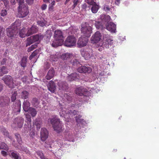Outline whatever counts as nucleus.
<instances>
[{"mask_svg":"<svg viewBox=\"0 0 159 159\" xmlns=\"http://www.w3.org/2000/svg\"><path fill=\"white\" fill-rule=\"evenodd\" d=\"M48 121H50L54 130L57 132L59 133L63 129V125L57 116L55 115L52 118H49Z\"/></svg>","mask_w":159,"mask_h":159,"instance_id":"obj_1","label":"nucleus"},{"mask_svg":"<svg viewBox=\"0 0 159 159\" xmlns=\"http://www.w3.org/2000/svg\"><path fill=\"white\" fill-rule=\"evenodd\" d=\"M20 23L18 21H16L11 25L7 29V34L8 37L11 39L16 37L18 33V29L20 28Z\"/></svg>","mask_w":159,"mask_h":159,"instance_id":"obj_2","label":"nucleus"},{"mask_svg":"<svg viewBox=\"0 0 159 159\" xmlns=\"http://www.w3.org/2000/svg\"><path fill=\"white\" fill-rule=\"evenodd\" d=\"M18 2V15L20 18L26 16L29 13L27 7L24 4V0H17Z\"/></svg>","mask_w":159,"mask_h":159,"instance_id":"obj_3","label":"nucleus"},{"mask_svg":"<svg viewBox=\"0 0 159 159\" xmlns=\"http://www.w3.org/2000/svg\"><path fill=\"white\" fill-rule=\"evenodd\" d=\"M58 109L60 116L65 118H67L68 119L70 118V116H72L77 114V111L75 110H67L65 108H63L60 103L58 107Z\"/></svg>","mask_w":159,"mask_h":159,"instance_id":"obj_4","label":"nucleus"},{"mask_svg":"<svg viewBox=\"0 0 159 159\" xmlns=\"http://www.w3.org/2000/svg\"><path fill=\"white\" fill-rule=\"evenodd\" d=\"M10 103V99L7 96L0 97V107L3 109V112L5 113H7L8 111V106Z\"/></svg>","mask_w":159,"mask_h":159,"instance_id":"obj_5","label":"nucleus"},{"mask_svg":"<svg viewBox=\"0 0 159 159\" xmlns=\"http://www.w3.org/2000/svg\"><path fill=\"white\" fill-rule=\"evenodd\" d=\"M113 40L109 37L107 34H105L103 35V40L99 44V46H103V47L109 48L113 43Z\"/></svg>","mask_w":159,"mask_h":159,"instance_id":"obj_6","label":"nucleus"},{"mask_svg":"<svg viewBox=\"0 0 159 159\" xmlns=\"http://www.w3.org/2000/svg\"><path fill=\"white\" fill-rule=\"evenodd\" d=\"M43 38V36L42 35L38 34L28 38L27 39L26 46L27 47L30 46L35 42H37V43H38Z\"/></svg>","mask_w":159,"mask_h":159,"instance_id":"obj_7","label":"nucleus"},{"mask_svg":"<svg viewBox=\"0 0 159 159\" xmlns=\"http://www.w3.org/2000/svg\"><path fill=\"white\" fill-rule=\"evenodd\" d=\"M81 31L85 37H88L91 35L92 33V28L88 23H85L82 25Z\"/></svg>","mask_w":159,"mask_h":159,"instance_id":"obj_8","label":"nucleus"},{"mask_svg":"<svg viewBox=\"0 0 159 159\" xmlns=\"http://www.w3.org/2000/svg\"><path fill=\"white\" fill-rule=\"evenodd\" d=\"M76 40L75 38L73 36H70L66 39L65 43V46L71 47L75 45Z\"/></svg>","mask_w":159,"mask_h":159,"instance_id":"obj_9","label":"nucleus"},{"mask_svg":"<svg viewBox=\"0 0 159 159\" xmlns=\"http://www.w3.org/2000/svg\"><path fill=\"white\" fill-rule=\"evenodd\" d=\"M81 54L85 59L90 58L93 55V50L91 48H86L81 50Z\"/></svg>","mask_w":159,"mask_h":159,"instance_id":"obj_10","label":"nucleus"},{"mask_svg":"<svg viewBox=\"0 0 159 159\" xmlns=\"http://www.w3.org/2000/svg\"><path fill=\"white\" fill-rule=\"evenodd\" d=\"M5 84L11 88H13L15 85L13 82V79L12 77L9 75H5L2 79Z\"/></svg>","mask_w":159,"mask_h":159,"instance_id":"obj_11","label":"nucleus"},{"mask_svg":"<svg viewBox=\"0 0 159 159\" xmlns=\"http://www.w3.org/2000/svg\"><path fill=\"white\" fill-rule=\"evenodd\" d=\"M91 41L93 43H100L102 42V35L99 31L96 32L92 36L91 39Z\"/></svg>","mask_w":159,"mask_h":159,"instance_id":"obj_12","label":"nucleus"},{"mask_svg":"<svg viewBox=\"0 0 159 159\" xmlns=\"http://www.w3.org/2000/svg\"><path fill=\"white\" fill-rule=\"evenodd\" d=\"M24 120L21 117H18L16 118L12 125L13 127L16 128H21L23 124Z\"/></svg>","mask_w":159,"mask_h":159,"instance_id":"obj_13","label":"nucleus"},{"mask_svg":"<svg viewBox=\"0 0 159 159\" xmlns=\"http://www.w3.org/2000/svg\"><path fill=\"white\" fill-rule=\"evenodd\" d=\"M48 131L45 128H42L41 129L40 132V138L42 141L44 142L46 140L48 137Z\"/></svg>","mask_w":159,"mask_h":159,"instance_id":"obj_14","label":"nucleus"},{"mask_svg":"<svg viewBox=\"0 0 159 159\" xmlns=\"http://www.w3.org/2000/svg\"><path fill=\"white\" fill-rule=\"evenodd\" d=\"M77 70L80 73H89L91 72L92 69L89 67L82 66L79 67Z\"/></svg>","mask_w":159,"mask_h":159,"instance_id":"obj_15","label":"nucleus"},{"mask_svg":"<svg viewBox=\"0 0 159 159\" xmlns=\"http://www.w3.org/2000/svg\"><path fill=\"white\" fill-rule=\"evenodd\" d=\"M106 29L111 33H116V25L112 22H107L106 25Z\"/></svg>","mask_w":159,"mask_h":159,"instance_id":"obj_16","label":"nucleus"},{"mask_svg":"<svg viewBox=\"0 0 159 159\" xmlns=\"http://www.w3.org/2000/svg\"><path fill=\"white\" fill-rule=\"evenodd\" d=\"M67 80L69 81H72L76 80L81 79L83 78L80 76V75L76 73H74L71 74L67 77Z\"/></svg>","mask_w":159,"mask_h":159,"instance_id":"obj_17","label":"nucleus"},{"mask_svg":"<svg viewBox=\"0 0 159 159\" xmlns=\"http://www.w3.org/2000/svg\"><path fill=\"white\" fill-rule=\"evenodd\" d=\"M21 103L20 101H17L13 105V112L15 114H17L19 113L20 111Z\"/></svg>","mask_w":159,"mask_h":159,"instance_id":"obj_18","label":"nucleus"},{"mask_svg":"<svg viewBox=\"0 0 159 159\" xmlns=\"http://www.w3.org/2000/svg\"><path fill=\"white\" fill-rule=\"evenodd\" d=\"M58 85L59 90L61 91L66 90L68 89L67 84L65 81H60L58 83Z\"/></svg>","mask_w":159,"mask_h":159,"instance_id":"obj_19","label":"nucleus"},{"mask_svg":"<svg viewBox=\"0 0 159 159\" xmlns=\"http://www.w3.org/2000/svg\"><path fill=\"white\" fill-rule=\"evenodd\" d=\"M81 93H82V96H84V98L85 101H87L89 100V96L90 95V92L88 91L87 89L83 87V90L80 91Z\"/></svg>","mask_w":159,"mask_h":159,"instance_id":"obj_20","label":"nucleus"},{"mask_svg":"<svg viewBox=\"0 0 159 159\" xmlns=\"http://www.w3.org/2000/svg\"><path fill=\"white\" fill-rule=\"evenodd\" d=\"M87 39L85 37H82L79 38L78 41V45L79 47H81L86 46L87 42Z\"/></svg>","mask_w":159,"mask_h":159,"instance_id":"obj_21","label":"nucleus"},{"mask_svg":"<svg viewBox=\"0 0 159 159\" xmlns=\"http://www.w3.org/2000/svg\"><path fill=\"white\" fill-rule=\"evenodd\" d=\"M54 39H56L58 40H63V36L62 31L59 30H55L54 34Z\"/></svg>","mask_w":159,"mask_h":159,"instance_id":"obj_22","label":"nucleus"},{"mask_svg":"<svg viewBox=\"0 0 159 159\" xmlns=\"http://www.w3.org/2000/svg\"><path fill=\"white\" fill-rule=\"evenodd\" d=\"M82 117L81 115H79L78 116L75 117L76 122L80 126V127H84L87 124L86 122L83 119L80 118Z\"/></svg>","mask_w":159,"mask_h":159,"instance_id":"obj_23","label":"nucleus"},{"mask_svg":"<svg viewBox=\"0 0 159 159\" xmlns=\"http://www.w3.org/2000/svg\"><path fill=\"white\" fill-rule=\"evenodd\" d=\"M75 134H72V133L70 132H68L66 133L65 134V137L66 139L68 141L70 142H74L75 140Z\"/></svg>","mask_w":159,"mask_h":159,"instance_id":"obj_24","label":"nucleus"},{"mask_svg":"<svg viewBox=\"0 0 159 159\" xmlns=\"http://www.w3.org/2000/svg\"><path fill=\"white\" fill-rule=\"evenodd\" d=\"M48 89L51 93H53L56 89L55 84L54 82L52 80L50 81L47 85Z\"/></svg>","mask_w":159,"mask_h":159,"instance_id":"obj_25","label":"nucleus"},{"mask_svg":"<svg viewBox=\"0 0 159 159\" xmlns=\"http://www.w3.org/2000/svg\"><path fill=\"white\" fill-rule=\"evenodd\" d=\"M37 31V28L35 25H33L29 28L27 32V36H29L33 34L36 33Z\"/></svg>","mask_w":159,"mask_h":159,"instance_id":"obj_26","label":"nucleus"},{"mask_svg":"<svg viewBox=\"0 0 159 159\" xmlns=\"http://www.w3.org/2000/svg\"><path fill=\"white\" fill-rule=\"evenodd\" d=\"M55 71L52 68H51L48 71L47 75L46 76V78L48 80H50L51 79L54 75Z\"/></svg>","mask_w":159,"mask_h":159,"instance_id":"obj_27","label":"nucleus"},{"mask_svg":"<svg viewBox=\"0 0 159 159\" xmlns=\"http://www.w3.org/2000/svg\"><path fill=\"white\" fill-rule=\"evenodd\" d=\"M52 35V33L50 30H48L46 32L44 36H43V38L45 40L46 43H48L50 40L51 37Z\"/></svg>","mask_w":159,"mask_h":159,"instance_id":"obj_28","label":"nucleus"},{"mask_svg":"<svg viewBox=\"0 0 159 159\" xmlns=\"http://www.w3.org/2000/svg\"><path fill=\"white\" fill-rule=\"evenodd\" d=\"M8 154L13 159H21V157L19 154L16 152L12 151L11 153L8 152Z\"/></svg>","mask_w":159,"mask_h":159,"instance_id":"obj_29","label":"nucleus"},{"mask_svg":"<svg viewBox=\"0 0 159 159\" xmlns=\"http://www.w3.org/2000/svg\"><path fill=\"white\" fill-rule=\"evenodd\" d=\"M63 43V40H59L56 39H55L52 41L51 45L52 47L56 48L58 46L61 45Z\"/></svg>","mask_w":159,"mask_h":159,"instance_id":"obj_30","label":"nucleus"},{"mask_svg":"<svg viewBox=\"0 0 159 159\" xmlns=\"http://www.w3.org/2000/svg\"><path fill=\"white\" fill-rule=\"evenodd\" d=\"M30 106V102L27 100H25L23 104V109L25 112L28 111L29 109Z\"/></svg>","mask_w":159,"mask_h":159,"instance_id":"obj_31","label":"nucleus"},{"mask_svg":"<svg viewBox=\"0 0 159 159\" xmlns=\"http://www.w3.org/2000/svg\"><path fill=\"white\" fill-rule=\"evenodd\" d=\"M42 123L41 119L40 118H37L36 119L34 124L36 126L37 129H39L41 127Z\"/></svg>","mask_w":159,"mask_h":159,"instance_id":"obj_32","label":"nucleus"},{"mask_svg":"<svg viewBox=\"0 0 159 159\" xmlns=\"http://www.w3.org/2000/svg\"><path fill=\"white\" fill-rule=\"evenodd\" d=\"M8 70L5 66H2L0 68V76H2L4 75L7 73Z\"/></svg>","mask_w":159,"mask_h":159,"instance_id":"obj_33","label":"nucleus"},{"mask_svg":"<svg viewBox=\"0 0 159 159\" xmlns=\"http://www.w3.org/2000/svg\"><path fill=\"white\" fill-rule=\"evenodd\" d=\"M99 8L98 6L95 3L92 5L90 9H91V11L93 13H95L98 11Z\"/></svg>","mask_w":159,"mask_h":159,"instance_id":"obj_34","label":"nucleus"},{"mask_svg":"<svg viewBox=\"0 0 159 159\" xmlns=\"http://www.w3.org/2000/svg\"><path fill=\"white\" fill-rule=\"evenodd\" d=\"M28 111L29 112L33 117L35 116L37 114V111L36 109L31 107L29 108V109Z\"/></svg>","mask_w":159,"mask_h":159,"instance_id":"obj_35","label":"nucleus"},{"mask_svg":"<svg viewBox=\"0 0 159 159\" xmlns=\"http://www.w3.org/2000/svg\"><path fill=\"white\" fill-rule=\"evenodd\" d=\"M32 104L35 107H37L39 104V102L37 98H34L32 99L31 101Z\"/></svg>","mask_w":159,"mask_h":159,"instance_id":"obj_36","label":"nucleus"},{"mask_svg":"<svg viewBox=\"0 0 159 159\" xmlns=\"http://www.w3.org/2000/svg\"><path fill=\"white\" fill-rule=\"evenodd\" d=\"M26 30L25 28L22 29L19 32V35L21 38H24L27 36V32H26Z\"/></svg>","mask_w":159,"mask_h":159,"instance_id":"obj_37","label":"nucleus"},{"mask_svg":"<svg viewBox=\"0 0 159 159\" xmlns=\"http://www.w3.org/2000/svg\"><path fill=\"white\" fill-rule=\"evenodd\" d=\"M63 99L65 101H67L68 103H69L72 100V97L69 94L65 93L64 95Z\"/></svg>","mask_w":159,"mask_h":159,"instance_id":"obj_38","label":"nucleus"},{"mask_svg":"<svg viewBox=\"0 0 159 159\" xmlns=\"http://www.w3.org/2000/svg\"><path fill=\"white\" fill-rule=\"evenodd\" d=\"M29 93L26 91H23L21 92L20 95L21 98L23 99H26L28 98Z\"/></svg>","mask_w":159,"mask_h":159,"instance_id":"obj_39","label":"nucleus"},{"mask_svg":"<svg viewBox=\"0 0 159 159\" xmlns=\"http://www.w3.org/2000/svg\"><path fill=\"white\" fill-rule=\"evenodd\" d=\"M9 149L8 145L4 142H2L0 144V149L4 150L7 151Z\"/></svg>","mask_w":159,"mask_h":159,"instance_id":"obj_40","label":"nucleus"},{"mask_svg":"<svg viewBox=\"0 0 159 159\" xmlns=\"http://www.w3.org/2000/svg\"><path fill=\"white\" fill-rule=\"evenodd\" d=\"M39 52V50L37 49L35 50L33 52L32 54L30 56L29 59L30 60H31L33 58H34L36 59L37 57V55Z\"/></svg>","mask_w":159,"mask_h":159,"instance_id":"obj_41","label":"nucleus"},{"mask_svg":"<svg viewBox=\"0 0 159 159\" xmlns=\"http://www.w3.org/2000/svg\"><path fill=\"white\" fill-rule=\"evenodd\" d=\"M72 65L75 68L79 66L80 64L79 61L76 59H74L71 62Z\"/></svg>","mask_w":159,"mask_h":159,"instance_id":"obj_42","label":"nucleus"},{"mask_svg":"<svg viewBox=\"0 0 159 159\" xmlns=\"http://www.w3.org/2000/svg\"><path fill=\"white\" fill-rule=\"evenodd\" d=\"M91 6L88 5L86 3H84L82 6V11H89L90 9Z\"/></svg>","mask_w":159,"mask_h":159,"instance_id":"obj_43","label":"nucleus"},{"mask_svg":"<svg viewBox=\"0 0 159 159\" xmlns=\"http://www.w3.org/2000/svg\"><path fill=\"white\" fill-rule=\"evenodd\" d=\"M71 56V54L67 53L63 54L61 56V58L64 60H66L69 59Z\"/></svg>","mask_w":159,"mask_h":159,"instance_id":"obj_44","label":"nucleus"},{"mask_svg":"<svg viewBox=\"0 0 159 159\" xmlns=\"http://www.w3.org/2000/svg\"><path fill=\"white\" fill-rule=\"evenodd\" d=\"M27 57H23L21 61V66L24 67L26 66V64L27 62Z\"/></svg>","mask_w":159,"mask_h":159,"instance_id":"obj_45","label":"nucleus"},{"mask_svg":"<svg viewBox=\"0 0 159 159\" xmlns=\"http://www.w3.org/2000/svg\"><path fill=\"white\" fill-rule=\"evenodd\" d=\"M37 24L41 27L45 26L46 23V21L44 19H41L40 20H38L37 22Z\"/></svg>","mask_w":159,"mask_h":159,"instance_id":"obj_46","label":"nucleus"},{"mask_svg":"<svg viewBox=\"0 0 159 159\" xmlns=\"http://www.w3.org/2000/svg\"><path fill=\"white\" fill-rule=\"evenodd\" d=\"M83 87H80L78 88H77L75 90V92L78 95L80 96H82V93H81L80 91L82 90H83Z\"/></svg>","mask_w":159,"mask_h":159,"instance_id":"obj_47","label":"nucleus"},{"mask_svg":"<svg viewBox=\"0 0 159 159\" xmlns=\"http://www.w3.org/2000/svg\"><path fill=\"white\" fill-rule=\"evenodd\" d=\"M94 24L96 27L97 29H102V23L100 22L95 21Z\"/></svg>","mask_w":159,"mask_h":159,"instance_id":"obj_48","label":"nucleus"},{"mask_svg":"<svg viewBox=\"0 0 159 159\" xmlns=\"http://www.w3.org/2000/svg\"><path fill=\"white\" fill-rule=\"evenodd\" d=\"M17 94L16 91H14L12 92L11 96V101L12 102H14L16 99V96Z\"/></svg>","mask_w":159,"mask_h":159,"instance_id":"obj_49","label":"nucleus"},{"mask_svg":"<svg viewBox=\"0 0 159 159\" xmlns=\"http://www.w3.org/2000/svg\"><path fill=\"white\" fill-rule=\"evenodd\" d=\"M53 143L52 141V140H50L49 141H47L45 142V147L46 148H51V145ZM48 149L49 150V149Z\"/></svg>","mask_w":159,"mask_h":159,"instance_id":"obj_50","label":"nucleus"},{"mask_svg":"<svg viewBox=\"0 0 159 159\" xmlns=\"http://www.w3.org/2000/svg\"><path fill=\"white\" fill-rule=\"evenodd\" d=\"M15 136L18 143L20 144H21L22 143V141L21 140V139L20 138V135L16 133L15 134Z\"/></svg>","mask_w":159,"mask_h":159,"instance_id":"obj_51","label":"nucleus"},{"mask_svg":"<svg viewBox=\"0 0 159 159\" xmlns=\"http://www.w3.org/2000/svg\"><path fill=\"white\" fill-rule=\"evenodd\" d=\"M20 145H21V144ZM17 149L20 150V151L26 152L27 151L26 148L23 146H21V145H20V146H18L17 147Z\"/></svg>","mask_w":159,"mask_h":159,"instance_id":"obj_52","label":"nucleus"},{"mask_svg":"<svg viewBox=\"0 0 159 159\" xmlns=\"http://www.w3.org/2000/svg\"><path fill=\"white\" fill-rule=\"evenodd\" d=\"M79 0H73V4L71 7L72 9H74L76 6L79 3Z\"/></svg>","mask_w":159,"mask_h":159,"instance_id":"obj_53","label":"nucleus"},{"mask_svg":"<svg viewBox=\"0 0 159 159\" xmlns=\"http://www.w3.org/2000/svg\"><path fill=\"white\" fill-rule=\"evenodd\" d=\"M26 121L28 125L30 124L31 121V117L29 115H26Z\"/></svg>","mask_w":159,"mask_h":159,"instance_id":"obj_54","label":"nucleus"},{"mask_svg":"<svg viewBox=\"0 0 159 159\" xmlns=\"http://www.w3.org/2000/svg\"><path fill=\"white\" fill-rule=\"evenodd\" d=\"M57 57L56 55H52L50 56V59L52 61H55L57 60Z\"/></svg>","mask_w":159,"mask_h":159,"instance_id":"obj_55","label":"nucleus"},{"mask_svg":"<svg viewBox=\"0 0 159 159\" xmlns=\"http://www.w3.org/2000/svg\"><path fill=\"white\" fill-rule=\"evenodd\" d=\"M85 2L90 6L96 3L94 2V0H85Z\"/></svg>","mask_w":159,"mask_h":159,"instance_id":"obj_56","label":"nucleus"},{"mask_svg":"<svg viewBox=\"0 0 159 159\" xmlns=\"http://www.w3.org/2000/svg\"><path fill=\"white\" fill-rule=\"evenodd\" d=\"M30 132L29 135L30 137L32 139H33L35 136V133L34 130H30Z\"/></svg>","mask_w":159,"mask_h":159,"instance_id":"obj_57","label":"nucleus"},{"mask_svg":"<svg viewBox=\"0 0 159 159\" xmlns=\"http://www.w3.org/2000/svg\"><path fill=\"white\" fill-rule=\"evenodd\" d=\"M7 14V11L6 9L2 10L1 12L0 15L2 16H5Z\"/></svg>","mask_w":159,"mask_h":159,"instance_id":"obj_58","label":"nucleus"},{"mask_svg":"<svg viewBox=\"0 0 159 159\" xmlns=\"http://www.w3.org/2000/svg\"><path fill=\"white\" fill-rule=\"evenodd\" d=\"M36 154L40 157V159H41L42 158H43V157H44V155L43 152L40 151H37L36 152Z\"/></svg>","mask_w":159,"mask_h":159,"instance_id":"obj_59","label":"nucleus"},{"mask_svg":"<svg viewBox=\"0 0 159 159\" xmlns=\"http://www.w3.org/2000/svg\"><path fill=\"white\" fill-rule=\"evenodd\" d=\"M37 46L36 45H33L31 46L27 50L28 52H30L33 50L35 48H36Z\"/></svg>","mask_w":159,"mask_h":159,"instance_id":"obj_60","label":"nucleus"},{"mask_svg":"<svg viewBox=\"0 0 159 159\" xmlns=\"http://www.w3.org/2000/svg\"><path fill=\"white\" fill-rule=\"evenodd\" d=\"M1 131L4 135L6 136H8V134L6 129L4 128H2L1 129Z\"/></svg>","mask_w":159,"mask_h":159,"instance_id":"obj_61","label":"nucleus"},{"mask_svg":"<svg viewBox=\"0 0 159 159\" xmlns=\"http://www.w3.org/2000/svg\"><path fill=\"white\" fill-rule=\"evenodd\" d=\"M104 10L108 12L110 10V7L107 5H105L104 7Z\"/></svg>","mask_w":159,"mask_h":159,"instance_id":"obj_62","label":"nucleus"},{"mask_svg":"<svg viewBox=\"0 0 159 159\" xmlns=\"http://www.w3.org/2000/svg\"><path fill=\"white\" fill-rule=\"evenodd\" d=\"M47 5L46 4H43L41 7V9L42 10H44L47 8Z\"/></svg>","mask_w":159,"mask_h":159,"instance_id":"obj_63","label":"nucleus"},{"mask_svg":"<svg viewBox=\"0 0 159 159\" xmlns=\"http://www.w3.org/2000/svg\"><path fill=\"white\" fill-rule=\"evenodd\" d=\"M1 154L4 157H5L7 155V152L3 150L1 151Z\"/></svg>","mask_w":159,"mask_h":159,"instance_id":"obj_64","label":"nucleus"}]
</instances>
